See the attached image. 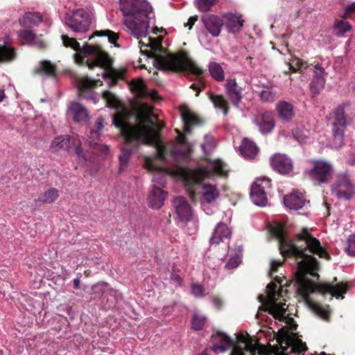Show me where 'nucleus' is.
Instances as JSON below:
<instances>
[{
    "mask_svg": "<svg viewBox=\"0 0 355 355\" xmlns=\"http://www.w3.org/2000/svg\"><path fill=\"white\" fill-rule=\"evenodd\" d=\"M270 232L279 241V249L284 258L293 257L299 261V271L295 275V284L297 288H350L355 286L354 282H337L334 277L331 282H318L319 275L316 270L319 263L313 254L330 260L331 256L321 245L318 239L314 238L306 229L296 234L294 239L286 238L284 227L275 225L270 227Z\"/></svg>",
    "mask_w": 355,
    "mask_h": 355,
    "instance_id": "nucleus-1",
    "label": "nucleus"
},
{
    "mask_svg": "<svg viewBox=\"0 0 355 355\" xmlns=\"http://www.w3.org/2000/svg\"><path fill=\"white\" fill-rule=\"evenodd\" d=\"M162 37L148 38V43L146 45V49L143 51V54L154 59V66L156 69L161 71H170L173 72L188 71L196 76L202 88L205 87V84L202 80V76L205 70L198 67L189 57L184 51H181L175 54H170L168 56L162 55L165 52L162 44Z\"/></svg>",
    "mask_w": 355,
    "mask_h": 355,
    "instance_id": "nucleus-2",
    "label": "nucleus"
},
{
    "mask_svg": "<svg viewBox=\"0 0 355 355\" xmlns=\"http://www.w3.org/2000/svg\"><path fill=\"white\" fill-rule=\"evenodd\" d=\"M112 122L114 126L120 130L123 139V146L119 156L120 168L121 172L130 159L131 155L135 153L142 145L143 137L146 136L145 130H148L155 138H159V134L165 127L164 122L155 123L153 127H148L144 124L132 125L126 122V116L123 113L118 112L113 116Z\"/></svg>",
    "mask_w": 355,
    "mask_h": 355,
    "instance_id": "nucleus-3",
    "label": "nucleus"
},
{
    "mask_svg": "<svg viewBox=\"0 0 355 355\" xmlns=\"http://www.w3.org/2000/svg\"><path fill=\"white\" fill-rule=\"evenodd\" d=\"M120 8L126 17L124 24L137 39L146 37L153 8L146 0H120Z\"/></svg>",
    "mask_w": 355,
    "mask_h": 355,
    "instance_id": "nucleus-4",
    "label": "nucleus"
},
{
    "mask_svg": "<svg viewBox=\"0 0 355 355\" xmlns=\"http://www.w3.org/2000/svg\"><path fill=\"white\" fill-rule=\"evenodd\" d=\"M350 104L348 102L338 105L329 114V121L332 132L331 145L335 148L342 147L344 143L345 132L347 128L346 111Z\"/></svg>",
    "mask_w": 355,
    "mask_h": 355,
    "instance_id": "nucleus-5",
    "label": "nucleus"
},
{
    "mask_svg": "<svg viewBox=\"0 0 355 355\" xmlns=\"http://www.w3.org/2000/svg\"><path fill=\"white\" fill-rule=\"evenodd\" d=\"M288 290H266V294L259 295L257 300L261 303L259 307V312L262 311L268 312L275 318H280L284 315L286 312L285 308L286 303L280 301V298L284 297Z\"/></svg>",
    "mask_w": 355,
    "mask_h": 355,
    "instance_id": "nucleus-6",
    "label": "nucleus"
},
{
    "mask_svg": "<svg viewBox=\"0 0 355 355\" xmlns=\"http://www.w3.org/2000/svg\"><path fill=\"white\" fill-rule=\"evenodd\" d=\"M113 60L110 55L104 51L103 49L99 51L94 60H85V66L89 69H94L95 67H100L105 69L103 74L104 78H108L111 80L110 86H114L118 80L123 79L125 75V69H116L112 67Z\"/></svg>",
    "mask_w": 355,
    "mask_h": 355,
    "instance_id": "nucleus-7",
    "label": "nucleus"
},
{
    "mask_svg": "<svg viewBox=\"0 0 355 355\" xmlns=\"http://www.w3.org/2000/svg\"><path fill=\"white\" fill-rule=\"evenodd\" d=\"M297 293L301 295L306 305L308 307L314 312L316 315L322 318L324 320H328L329 316V312L328 310L324 309L322 305H320L317 302L314 301L312 297H311V295L314 293L315 292H318V294L322 295H329L330 296V298L331 299L332 297H336L338 298L340 296H341V298H344V296L343 295L344 293H346V292L348 290H296Z\"/></svg>",
    "mask_w": 355,
    "mask_h": 355,
    "instance_id": "nucleus-8",
    "label": "nucleus"
},
{
    "mask_svg": "<svg viewBox=\"0 0 355 355\" xmlns=\"http://www.w3.org/2000/svg\"><path fill=\"white\" fill-rule=\"evenodd\" d=\"M50 150L52 153H58L60 150L73 151L78 157H83L86 160L83 155L81 147V141L79 139L69 135H61L55 137L51 143Z\"/></svg>",
    "mask_w": 355,
    "mask_h": 355,
    "instance_id": "nucleus-9",
    "label": "nucleus"
},
{
    "mask_svg": "<svg viewBox=\"0 0 355 355\" xmlns=\"http://www.w3.org/2000/svg\"><path fill=\"white\" fill-rule=\"evenodd\" d=\"M64 22L78 36V34L82 35L89 31L92 19L83 9H78L71 15L67 14L64 17Z\"/></svg>",
    "mask_w": 355,
    "mask_h": 355,
    "instance_id": "nucleus-10",
    "label": "nucleus"
},
{
    "mask_svg": "<svg viewBox=\"0 0 355 355\" xmlns=\"http://www.w3.org/2000/svg\"><path fill=\"white\" fill-rule=\"evenodd\" d=\"M296 261L297 265H298L300 259ZM284 262V259L282 260H272L271 261L269 276L272 279V280L267 284L265 288H284V287H289L292 285L294 288H297L300 287V286L295 284V275L299 271V266H297V271L291 279H286L285 277H280L277 275L273 277L274 274L277 272L279 267H280Z\"/></svg>",
    "mask_w": 355,
    "mask_h": 355,
    "instance_id": "nucleus-11",
    "label": "nucleus"
},
{
    "mask_svg": "<svg viewBox=\"0 0 355 355\" xmlns=\"http://www.w3.org/2000/svg\"><path fill=\"white\" fill-rule=\"evenodd\" d=\"M271 187V180L268 178H257L251 187L250 196L252 202L259 206L267 203V193Z\"/></svg>",
    "mask_w": 355,
    "mask_h": 355,
    "instance_id": "nucleus-12",
    "label": "nucleus"
},
{
    "mask_svg": "<svg viewBox=\"0 0 355 355\" xmlns=\"http://www.w3.org/2000/svg\"><path fill=\"white\" fill-rule=\"evenodd\" d=\"M332 165L325 161L318 160L313 162V166L307 171L309 178L318 184L328 182L332 178Z\"/></svg>",
    "mask_w": 355,
    "mask_h": 355,
    "instance_id": "nucleus-13",
    "label": "nucleus"
},
{
    "mask_svg": "<svg viewBox=\"0 0 355 355\" xmlns=\"http://www.w3.org/2000/svg\"><path fill=\"white\" fill-rule=\"evenodd\" d=\"M354 189V185L345 173L339 174L332 187V191L336 197L344 200H350L355 195Z\"/></svg>",
    "mask_w": 355,
    "mask_h": 355,
    "instance_id": "nucleus-14",
    "label": "nucleus"
},
{
    "mask_svg": "<svg viewBox=\"0 0 355 355\" xmlns=\"http://www.w3.org/2000/svg\"><path fill=\"white\" fill-rule=\"evenodd\" d=\"M149 132H146V136L143 137L142 145L153 146L156 150L155 157L157 159L165 162L167 160L168 156L171 155L175 157L179 155L178 153L173 154V149L168 150L166 144H164L159 138H155L151 136Z\"/></svg>",
    "mask_w": 355,
    "mask_h": 355,
    "instance_id": "nucleus-15",
    "label": "nucleus"
},
{
    "mask_svg": "<svg viewBox=\"0 0 355 355\" xmlns=\"http://www.w3.org/2000/svg\"><path fill=\"white\" fill-rule=\"evenodd\" d=\"M270 162L273 170L282 175L288 174L293 169L292 160L285 154L273 155L270 159Z\"/></svg>",
    "mask_w": 355,
    "mask_h": 355,
    "instance_id": "nucleus-16",
    "label": "nucleus"
},
{
    "mask_svg": "<svg viewBox=\"0 0 355 355\" xmlns=\"http://www.w3.org/2000/svg\"><path fill=\"white\" fill-rule=\"evenodd\" d=\"M175 213L182 222L187 223L192 219L193 210L186 198L178 196L173 202Z\"/></svg>",
    "mask_w": 355,
    "mask_h": 355,
    "instance_id": "nucleus-17",
    "label": "nucleus"
},
{
    "mask_svg": "<svg viewBox=\"0 0 355 355\" xmlns=\"http://www.w3.org/2000/svg\"><path fill=\"white\" fill-rule=\"evenodd\" d=\"M216 336L220 339V344H215L212 347V350L218 353L225 352L229 348L232 347V353L230 355H245L242 347L234 345L233 340L227 335L222 333L217 332Z\"/></svg>",
    "mask_w": 355,
    "mask_h": 355,
    "instance_id": "nucleus-18",
    "label": "nucleus"
},
{
    "mask_svg": "<svg viewBox=\"0 0 355 355\" xmlns=\"http://www.w3.org/2000/svg\"><path fill=\"white\" fill-rule=\"evenodd\" d=\"M225 93L233 105L238 107L243 98V89L235 78L227 79L225 85Z\"/></svg>",
    "mask_w": 355,
    "mask_h": 355,
    "instance_id": "nucleus-19",
    "label": "nucleus"
},
{
    "mask_svg": "<svg viewBox=\"0 0 355 355\" xmlns=\"http://www.w3.org/2000/svg\"><path fill=\"white\" fill-rule=\"evenodd\" d=\"M181 117L184 123V132L187 134L192 132L193 127L204 124V120L187 107L181 108Z\"/></svg>",
    "mask_w": 355,
    "mask_h": 355,
    "instance_id": "nucleus-20",
    "label": "nucleus"
},
{
    "mask_svg": "<svg viewBox=\"0 0 355 355\" xmlns=\"http://www.w3.org/2000/svg\"><path fill=\"white\" fill-rule=\"evenodd\" d=\"M313 78L310 83V91L314 95L319 94L324 88L325 78L324 77L325 73L324 69L320 64H316L313 69Z\"/></svg>",
    "mask_w": 355,
    "mask_h": 355,
    "instance_id": "nucleus-21",
    "label": "nucleus"
},
{
    "mask_svg": "<svg viewBox=\"0 0 355 355\" xmlns=\"http://www.w3.org/2000/svg\"><path fill=\"white\" fill-rule=\"evenodd\" d=\"M202 21L207 31L213 36L218 37L224 25V20L216 15H207L202 17Z\"/></svg>",
    "mask_w": 355,
    "mask_h": 355,
    "instance_id": "nucleus-22",
    "label": "nucleus"
},
{
    "mask_svg": "<svg viewBox=\"0 0 355 355\" xmlns=\"http://www.w3.org/2000/svg\"><path fill=\"white\" fill-rule=\"evenodd\" d=\"M167 197L168 192L154 185L148 195V205L153 209H159L164 206Z\"/></svg>",
    "mask_w": 355,
    "mask_h": 355,
    "instance_id": "nucleus-23",
    "label": "nucleus"
},
{
    "mask_svg": "<svg viewBox=\"0 0 355 355\" xmlns=\"http://www.w3.org/2000/svg\"><path fill=\"white\" fill-rule=\"evenodd\" d=\"M255 124L263 134L270 132L275 127V121L271 112L258 114L254 119Z\"/></svg>",
    "mask_w": 355,
    "mask_h": 355,
    "instance_id": "nucleus-24",
    "label": "nucleus"
},
{
    "mask_svg": "<svg viewBox=\"0 0 355 355\" xmlns=\"http://www.w3.org/2000/svg\"><path fill=\"white\" fill-rule=\"evenodd\" d=\"M33 73L47 78H55L57 77V67L49 60H42L37 67L33 69Z\"/></svg>",
    "mask_w": 355,
    "mask_h": 355,
    "instance_id": "nucleus-25",
    "label": "nucleus"
},
{
    "mask_svg": "<svg viewBox=\"0 0 355 355\" xmlns=\"http://www.w3.org/2000/svg\"><path fill=\"white\" fill-rule=\"evenodd\" d=\"M101 48L99 45H89L86 43L83 45V49L78 51L79 53H75L76 62L80 65H85V60H89L86 57L87 55L96 57Z\"/></svg>",
    "mask_w": 355,
    "mask_h": 355,
    "instance_id": "nucleus-26",
    "label": "nucleus"
},
{
    "mask_svg": "<svg viewBox=\"0 0 355 355\" xmlns=\"http://www.w3.org/2000/svg\"><path fill=\"white\" fill-rule=\"evenodd\" d=\"M284 202L289 209L297 210L305 205L306 200L302 193L295 191L290 195L285 196Z\"/></svg>",
    "mask_w": 355,
    "mask_h": 355,
    "instance_id": "nucleus-27",
    "label": "nucleus"
},
{
    "mask_svg": "<svg viewBox=\"0 0 355 355\" xmlns=\"http://www.w3.org/2000/svg\"><path fill=\"white\" fill-rule=\"evenodd\" d=\"M103 82L98 79H91L88 77L83 78L79 83V90L82 93H87V96L85 97L88 99H92L96 102L95 94L92 91V89L97 87L98 85H102Z\"/></svg>",
    "mask_w": 355,
    "mask_h": 355,
    "instance_id": "nucleus-28",
    "label": "nucleus"
},
{
    "mask_svg": "<svg viewBox=\"0 0 355 355\" xmlns=\"http://www.w3.org/2000/svg\"><path fill=\"white\" fill-rule=\"evenodd\" d=\"M69 112L76 122L86 123L89 119L87 110L79 103H71L69 107Z\"/></svg>",
    "mask_w": 355,
    "mask_h": 355,
    "instance_id": "nucleus-29",
    "label": "nucleus"
},
{
    "mask_svg": "<svg viewBox=\"0 0 355 355\" xmlns=\"http://www.w3.org/2000/svg\"><path fill=\"white\" fill-rule=\"evenodd\" d=\"M276 110L279 118L284 122L291 121L295 115L293 105L286 101H280L276 105Z\"/></svg>",
    "mask_w": 355,
    "mask_h": 355,
    "instance_id": "nucleus-30",
    "label": "nucleus"
},
{
    "mask_svg": "<svg viewBox=\"0 0 355 355\" xmlns=\"http://www.w3.org/2000/svg\"><path fill=\"white\" fill-rule=\"evenodd\" d=\"M232 232L227 225L223 223H219L210 239L211 245H218L220 242H223L225 239L230 238Z\"/></svg>",
    "mask_w": 355,
    "mask_h": 355,
    "instance_id": "nucleus-31",
    "label": "nucleus"
},
{
    "mask_svg": "<svg viewBox=\"0 0 355 355\" xmlns=\"http://www.w3.org/2000/svg\"><path fill=\"white\" fill-rule=\"evenodd\" d=\"M225 19L224 24L229 33H239L241 31L244 20L241 19V16L233 13H228L223 15Z\"/></svg>",
    "mask_w": 355,
    "mask_h": 355,
    "instance_id": "nucleus-32",
    "label": "nucleus"
},
{
    "mask_svg": "<svg viewBox=\"0 0 355 355\" xmlns=\"http://www.w3.org/2000/svg\"><path fill=\"white\" fill-rule=\"evenodd\" d=\"M136 119L139 122L138 125L144 124L148 127H153L155 124L154 120H158V116L153 112L150 107L146 105L142 107Z\"/></svg>",
    "mask_w": 355,
    "mask_h": 355,
    "instance_id": "nucleus-33",
    "label": "nucleus"
},
{
    "mask_svg": "<svg viewBox=\"0 0 355 355\" xmlns=\"http://www.w3.org/2000/svg\"><path fill=\"white\" fill-rule=\"evenodd\" d=\"M43 21V17L40 12H26L21 17H19L18 21L23 28L31 29L34 26H37Z\"/></svg>",
    "mask_w": 355,
    "mask_h": 355,
    "instance_id": "nucleus-34",
    "label": "nucleus"
},
{
    "mask_svg": "<svg viewBox=\"0 0 355 355\" xmlns=\"http://www.w3.org/2000/svg\"><path fill=\"white\" fill-rule=\"evenodd\" d=\"M259 152L256 144L252 140L244 138L240 146V153L245 158L254 159Z\"/></svg>",
    "mask_w": 355,
    "mask_h": 355,
    "instance_id": "nucleus-35",
    "label": "nucleus"
},
{
    "mask_svg": "<svg viewBox=\"0 0 355 355\" xmlns=\"http://www.w3.org/2000/svg\"><path fill=\"white\" fill-rule=\"evenodd\" d=\"M176 132L178 133L176 139L179 145L173 148L172 153H178L182 157H187L191 153V148L187 144V139L186 136L178 130H176Z\"/></svg>",
    "mask_w": 355,
    "mask_h": 355,
    "instance_id": "nucleus-36",
    "label": "nucleus"
},
{
    "mask_svg": "<svg viewBox=\"0 0 355 355\" xmlns=\"http://www.w3.org/2000/svg\"><path fill=\"white\" fill-rule=\"evenodd\" d=\"M209 99L211 101L216 108L221 110L225 115L228 114L230 109L229 105L227 100L223 95L210 93Z\"/></svg>",
    "mask_w": 355,
    "mask_h": 355,
    "instance_id": "nucleus-37",
    "label": "nucleus"
},
{
    "mask_svg": "<svg viewBox=\"0 0 355 355\" xmlns=\"http://www.w3.org/2000/svg\"><path fill=\"white\" fill-rule=\"evenodd\" d=\"M100 136L98 131L96 130H91L90 134L88 138V142L91 148L96 150V151L101 152L102 154H107L108 151V147L107 146L101 144L95 141L96 139H98Z\"/></svg>",
    "mask_w": 355,
    "mask_h": 355,
    "instance_id": "nucleus-38",
    "label": "nucleus"
},
{
    "mask_svg": "<svg viewBox=\"0 0 355 355\" xmlns=\"http://www.w3.org/2000/svg\"><path fill=\"white\" fill-rule=\"evenodd\" d=\"M18 39L21 44H32L36 38V34L29 28H24L20 29L17 33Z\"/></svg>",
    "mask_w": 355,
    "mask_h": 355,
    "instance_id": "nucleus-39",
    "label": "nucleus"
},
{
    "mask_svg": "<svg viewBox=\"0 0 355 355\" xmlns=\"http://www.w3.org/2000/svg\"><path fill=\"white\" fill-rule=\"evenodd\" d=\"M209 71L211 76L218 82H221L225 78V73L222 67L216 62H211L209 63Z\"/></svg>",
    "mask_w": 355,
    "mask_h": 355,
    "instance_id": "nucleus-40",
    "label": "nucleus"
},
{
    "mask_svg": "<svg viewBox=\"0 0 355 355\" xmlns=\"http://www.w3.org/2000/svg\"><path fill=\"white\" fill-rule=\"evenodd\" d=\"M16 58V52L9 46H0V63L12 62Z\"/></svg>",
    "mask_w": 355,
    "mask_h": 355,
    "instance_id": "nucleus-41",
    "label": "nucleus"
},
{
    "mask_svg": "<svg viewBox=\"0 0 355 355\" xmlns=\"http://www.w3.org/2000/svg\"><path fill=\"white\" fill-rule=\"evenodd\" d=\"M219 196V191L214 185L208 184L203 187L202 197L205 201L209 203Z\"/></svg>",
    "mask_w": 355,
    "mask_h": 355,
    "instance_id": "nucleus-42",
    "label": "nucleus"
},
{
    "mask_svg": "<svg viewBox=\"0 0 355 355\" xmlns=\"http://www.w3.org/2000/svg\"><path fill=\"white\" fill-rule=\"evenodd\" d=\"M58 190L51 188L45 191L37 200L43 203H52L58 198Z\"/></svg>",
    "mask_w": 355,
    "mask_h": 355,
    "instance_id": "nucleus-43",
    "label": "nucleus"
},
{
    "mask_svg": "<svg viewBox=\"0 0 355 355\" xmlns=\"http://www.w3.org/2000/svg\"><path fill=\"white\" fill-rule=\"evenodd\" d=\"M96 36H97V37L106 36L108 37V41L111 44H115L119 39V35L110 30L96 31L89 37V40H91Z\"/></svg>",
    "mask_w": 355,
    "mask_h": 355,
    "instance_id": "nucleus-44",
    "label": "nucleus"
},
{
    "mask_svg": "<svg viewBox=\"0 0 355 355\" xmlns=\"http://www.w3.org/2000/svg\"><path fill=\"white\" fill-rule=\"evenodd\" d=\"M345 19H336L334 23V30L337 31L336 34L338 36L343 35L345 33L349 31L352 29L351 24L345 21Z\"/></svg>",
    "mask_w": 355,
    "mask_h": 355,
    "instance_id": "nucleus-45",
    "label": "nucleus"
},
{
    "mask_svg": "<svg viewBox=\"0 0 355 355\" xmlns=\"http://www.w3.org/2000/svg\"><path fill=\"white\" fill-rule=\"evenodd\" d=\"M130 86L131 89L139 96L142 97L146 95V87L142 80H133L130 83Z\"/></svg>",
    "mask_w": 355,
    "mask_h": 355,
    "instance_id": "nucleus-46",
    "label": "nucleus"
},
{
    "mask_svg": "<svg viewBox=\"0 0 355 355\" xmlns=\"http://www.w3.org/2000/svg\"><path fill=\"white\" fill-rule=\"evenodd\" d=\"M207 321V317L203 315L195 313L191 320L192 328L194 330L199 331L203 329Z\"/></svg>",
    "mask_w": 355,
    "mask_h": 355,
    "instance_id": "nucleus-47",
    "label": "nucleus"
},
{
    "mask_svg": "<svg viewBox=\"0 0 355 355\" xmlns=\"http://www.w3.org/2000/svg\"><path fill=\"white\" fill-rule=\"evenodd\" d=\"M184 182L189 189H192L193 186L200 184V180L195 173L189 171L184 173Z\"/></svg>",
    "mask_w": 355,
    "mask_h": 355,
    "instance_id": "nucleus-48",
    "label": "nucleus"
},
{
    "mask_svg": "<svg viewBox=\"0 0 355 355\" xmlns=\"http://www.w3.org/2000/svg\"><path fill=\"white\" fill-rule=\"evenodd\" d=\"M259 94L260 99L263 102H273L276 98V94L273 92L272 87H266Z\"/></svg>",
    "mask_w": 355,
    "mask_h": 355,
    "instance_id": "nucleus-49",
    "label": "nucleus"
},
{
    "mask_svg": "<svg viewBox=\"0 0 355 355\" xmlns=\"http://www.w3.org/2000/svg\"><path fill=\"white\" fill-rule=\"evenodd\" d=\"M308 67L306 62L298 58H295L293 60L292 63H289V70L293 73H295L302 69H306Z\"/></svg>",
    "mask_w": 355,
    "mask_h": 355,
    "instance_id": "nucleus-50",
    "label": "nucleus"
},
{
    "mask_svg": "<svg viewBox=\"0 0 355 355\" xmlns=\"http://www.w3.org/2000/svg\"><path fill=\"white\" fill-rule=\"evenodd\" d=\"M62 43L65 46L74 49L76 53H78V51H80V44L75 38L69 37L67 35H62Z\"/></svg>",
    "mask_w": 355,
    "mask_h": 355,
    "instance_id": "nucleus-51",
    "label": "nucleus"
},
{
    "mask_svg": "<svg viewBox=\"0 0 355 355\" xmlns=\"http://www.w3.org/2000/svg\"><path fill=\"white\" fill-rule=\"evenodd\" d=\"M103 97L110 107H116L119 102L114 94L110 91H105L103 93Z\"/></svg>",
    "mask_w": 355,
    "mask_h": 355,
    "instance_id": "nucleus-52",
    "label": "nucleus"
},
{
    "mask_svg": "<svg viewBox=\"0 0 355 355\" xmlns=\"http://www.w3.org/2000/svg\"><path fill=\"white\" fill-rule=\"evenodd\" d=\"M216 0H198L197 7L202 12H207L216 3Z\"/></svg>",
    "mask_w": 355,
    "mask_h": 355,
    "instance_id": "nucleus-53",
    "label": "nucleus"
},
{
    "mask_svg": "<svg viewBox=\"0 0 355 355\" xmlns=\"http://www.w3.org/2000/svg\"><path fill=\"white\" fill-rule=\"evenodd\" d=\"M242 342L245 343V349L255 355L257 346L254 341L251 338H243Z\"/></svg>",
    "mask_w": 355,
    "mask_h": 355,
    "instance_id": "nucleus-54",
    "label": "nucleus"
},
{
    "mask_svg": "<svg viewBox=\"0 0 355 355\" xmlns=\"http://www.w3.org/2000/svg\"><path fill=\"white\" fill-rule=\"evenodd\" d=\"M348 246L347 248V251L350 256H355V235H351L348 240Z\"/></svg>",
    "mask_w": 355,
    "mask_h": 355,
    "instance_id": "nucleus-55",
    "label": "nucleus"
},
{
    "mask_svg": "<svg viewBox=\"0 0 355 355\" xmlns=\"http://www.w3.org/2000/svg\"><path fill=\"white\" fill-rule=\"evenodd\" d=\"M353 13H355V1L345 8V12L340 15V17L343 19H347L350 18Z\"/></svg>",
    "mask_w": 355,
    "mask_h": 355,
    "instance_id": "nucleus-56",
    "label": "nucleus"
},
{
    "mask_svg": "<svg viewBox=\"0 0 355 355\" xmlns=\"http://www.w3.org/2000/svg\"><path fill=\"white\" fill-rule=\"evenodd\" d=\"M239 265V260L237 257L230 258L225 265V268L227 269H233L236 268Z\"/></svg>",
    "mask_w": 355,
    "mask_h": 355,
    "instance_id": "nucleus-57",
    "label": "nucleus"
},
{
    "mask_svg": "<svg viewBox=\"0 0 355 355\" xmlns=\"http://www.w3.org/2000/svg\"><path fill=\"white\" fill-rule=\"evenodd\" d=\"M214 169L215 173L220 175H226L227 171L225 169V166L222 163H217L214 165Z\"/></svg>",
    "mask_w": 355,
    "mask_h": 355,
    "instance_id": "nucleus-58",
    "label": "nucleus"
},
{
    "mask_svg": "<svg viewBox=\"0 0 355 355\" xmlns=\"http://www.w3.org/2000/svg\"><path fill=\"white\" fill-rule=\"evenodd\" d=\"M211 301L214 306L218 309H220L223 305V300L218 296H211Z\"/></svg>",
    "mask_w": 355,
    "mask_h": 355,
    "instance_id": "nucleus-59",
    "label": "nucleus"
},
{
    "mask_svg": "<svg viewBox=\"0 0 355 355\" xmlns=\"http://www.w3.org/2000/svg\"><path fill=\"white\" fill-rule=\"evenodd\" d=\"M205 290H191V294L197 298L203 297L205 296Z\"/></svg>",
    "mask_w": 355,
    "mask_h": 355,
    "instance_id": "nucleus-60",
    "label": "nucleus"
},
{
    "mask_svg": "<svg viewBox=\"0 0 355 355\" xmlns=\"http://www.w3.org/2000/svg\"><path fill=\"white\" fill-rule=\"evenodd\" d=\"M198 20V16H192L189 17L188 21L184 24V26H188L189 29H191L196 21Z\"/></svg>",
    "mask_w": 355,
    "mask_h": 355,
    "instance_id": "nucleus-61",
    "label": "nucleus"
},
{
    "mask_svg": "<svg viewBox=\"0 0 355 355\" xmlns=\"http://www.w3.org/2000/svg\"><path fill=\"white\" fill-rule=\"evenodd\" d=\"M104 127V119L98 118L95 123L96 130L101 131Z\"/></svg>",
    "mask_w": 355,
    "mask_h": 355,
    "instance_id": "nucleus-62",
    "label": "nucleus"
},
{
    "mask_svg": "<svg viewBox=\"0 0 355 355\" xmlns=\"http://www.w3.org/2000/svg\"><path fill=\"white\" fill-rule=\"evenodd\" d=\"M146 164L148 169L150 170H156L157 167L154 165V161L150 158H146Z\"/></svg>",
    "mask_w": 355,
    "mask_h": 355,
    "instance_id": "nucleus-63",
    "label": "nucleus"
},
{
    "mask_svg": "<svg viewBox=\"0 0 355 355\" xmlns=\"http://www.w3.org/2000/svg\"><path fill=\"white\" fill-rule=\"evenodd\" d=\"M81 277H82V274L78 273L77 275V277L73 279V287L75 288L80 286V282Z\"/></svg>",
    "mask_w": 355,
    "mask_h": 355,
    "instance_id": "nucleus-64",
    "label": "nucleus"
}]
</instances>
